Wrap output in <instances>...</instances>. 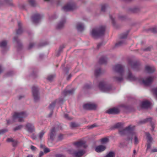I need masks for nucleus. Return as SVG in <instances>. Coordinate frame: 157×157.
I'll return each instance as SVG.
<instances>
[{
  "label": "nucleus",
  "instance_id": "obj_2",
  "mask_svg": "<svg viewBox=\"0 0 157 157\" xmlns=\"http://www.w3.org/2000/svg\"><path fill=\"white\" fill-rule=\"evenodd\" d=\"M134 126L132 127L131 125H130L124 128H122V129H119L118 133L121 136H123L125 135L127 133L130 134L131 135H134L136 134L135 132L133 131Z\"/></svg>",
  "mask_w": 157,
  "mask_h": 157
},
{
  "label": "nucleus",
  "instance_id": "obj_49",
  "mask_svg": "<svg viewBox=\"0 0 157 157\" xmlns=\"http://www.w3.org/2000/svg\"><path fill=\"white\" fill-rule=\"evenodd\" d=\"M91 87L92 86L91 84L88 83H86L84 86L83 88L84 89L87 90L91 89Z\"/></svg>",
  "mask_w": 157,
  "mask_h": 157
},
{
  "label": "nucleus",
  "instance_id": "obj_32",
  "mask_svg": "<svg viewBox=\"0 0 157 157\" xmlns=\"http://www.w3.org/2000/svg\"><path fill=\"white\" fill-rule=\"evenodd\" d=\"M127 78L130 80L133 81H135L136 80V78L134 76L132 75V73L130 71L128 72Z\"/></svg>",
  "mask_w": 157,
  "mask_h": 157
},
{
  "label": "nucleus",
  "instance_id": "obj_58",
  "mask_svg": "<svg viewBox=\"0 0 157 157\" xmlns=\"http://www.w3.org/2000/svg\"><path fill=\"white\" fill-rule=\"evenodd\" d=\"M35 44L33 43H30L29 44L27 48V49L29 50L32 49L34 46Z\"/></svg>",
  "mask_w": 157,
  "mask_h": 157
},
{
  "label": "nucleus",
  "instance_id": "obj_52",
  "mask_svg": "<svg viewBox=\"0 0 157 157\" xmlns=\"http://www.w3.org/2000/svg\"><path fill=\"white\" fill-rule=\"evenodd\" d=\"M131 136H130V135H128L127 138L125 139V140L128 142L130 141V142L132 143L133 139L132 136L133 135H131Z\"/></svg>",
  "mask_w": 157,
  "mask_h": 157
},
{
  "label": "nucleus",
  "instance_id": "obj_16",
  "mask_svg": "<svg viewBox=\"0 0 157 157\" xmlns=\"http://www.w3.org/2000/svg\"><path fill=\"white\" fill-rule=\"evenodd\" d=\"M13 40L16 42L17 46V52L20 51L22 48L23 45L20 40L18 39V37L15 36L13 38Z\"/></svg>",
  "mask_w": 157,
  "mask_h": 157
},
{
  "label": "nucleus",
  "instance_id": "obj_5",
  "mask_svg": "<svg viewBox=\"0 0 157 157\" xmlns=\"http://www.w3.org/2000/svg\"><path fill=\"white\" fill-rule=\"evenodd\" d=\"M97 107V105L94 103H84L82 105L83 109L86 111L95 110Z\"/></svg>",
  "mask_w": 157,
  "mask_h": 157
},
{
  "label": "nucleus",
  "instance_id": "obj_29",
  "mask_svg": "<svg viewBox=\"0 0 157 157\" xmlns=\"http://www.w3.org/2000/svg\"><path fill=\"white\" fill-rule=\"evenodd\" d=\"M145 70L146 72L149 74L153 73L155 71V70L149 66H146L145 67Z\"/></svg>",
  "mask_w": 157,
  "mask_h": 157
},
{
  "label": "nucleus",
  "instance_id": "obj_40",
  "mask_svg": "<svg viewBox=\"0 0 157 157\" xmlns=\"http://www.w3.org/2000/svg\"><path fill=\"white\" fill-rule=\"evenodd\" d=\"M101 73V69L100 68L97 69L95 71L94 74L96 77L99 76Z\"/></svg>",
  "mask_w": 157,
  "mask_h": 157
},
{
  "label": "nucleus",
  "instance_id": "obj_63",
  "mask_svg": "<svg viewBox=\"0 0 157 157\" xmlns=\"http://www.w3.org/2000/svg\"><path fill=\"white\" fill-rule=\"evenodd\" d=\"M63 139V135L60 134L59 135L58 137V140L59 141L62 140Z\"/></svg>",
  "mask_w": 157,
  "mask_h": 157
},
{
  "label": "nucleus",
  "instance_id": "obj_36",
  "mask_svg": "<svg viewBox=\"0 0 157 157\" xmlns=\"http://www.w3.org/2000/svg\"><path fill=\"white\" fill-rule=\"evenodd\" d=\"M65 48V46L64 45H61L59 47L58 51L57 52L56 56L57 57H59L61 54V53L63 52V49Z\"/></svg>",
  "mask_w": 157,
  "mask_h": 157
},
{
  "label": "nucleus",
  "instance_id": "obj_57",
  "mask_svg": "<svg viewBox=\"0 0 157 157\" xmlns=\"http://www.w3.org/2000/svg\"><path fill=\"white\" fill-rule=\"evenodd\" d=\"M8 132V130L6 128L2 129L0 130V135H2Z\"/></svg>",
  "mask_w": 157,
  "mask_h": 157
},
{
  "label": "nucleus",
  "instance_id": "obj_55",
  "mask_svg": "<svg viewBox=\"0 0 157 157\" xmlns=\"http://www.w3.org/2000/svg\"><path fill=\"white\" fill-rule=\"evenodd\" d=\"M79 126L78 124H76V123L72 122L70 124V126L71 128H75L78 127Z\"/></svg>",
  "mask_w": 157,
  "mask_h": 157
},
{
  "label": "nucleus",
  "instance_id": "obj_25",
  "mask_svg": "<svg viewBox=\"0 0 157 157\" xmlns=\"http://www.w3.org/2000/svg\"><path fill=\"white\" fill-rule=\"evenodd\" d=\"M18 29L16 30V34L17 35H20L23 32V30L22 28V24L20 21H18Z\"/></svg>",
  "mask_w": 157,
  "mask_h": 157
},
{
  "label": "nucleus",
  "instance_id": "obj_64",
  "mask_svg": "<svg viewBox=\"0 0 157 157\" xmlns=\"http://www.w3.org/2000/svg\"><path fill=\"white\" fill-rule=\"evenodd\" d=\"M152 90L154 94L155 95L156 97L157 98V87L153 89Z\"/></svg>",
  "mask_w": 157,
  "mask_h": 157
},
{
  "label": "nucleus",
  "instance_id": "obj_38",
  "mask_svg": "<svg viewBox=\"0 0 157 157\" xmlns=\"http://www.w3.org/2000/svg\"><path fill=\"white\" fill-rule=\"evenodd\" d=\"M37 69H36L35 70L33 71L32 73L30 74V76L34 79L36 78L37 76Z\"/></svg>",
  "mask_w": 157,
  "mask_h": 157
},
{
  "label": "nucleus",
  "instance_id": "obj_18",
  "mask_svg": "<svg viewBox=\"0 0 157 157\" xmlns=\"http://www.w3.org/2000/svg\"><path fill=\"white\" fill-rule=\"evenodd\" d=\"M106 148V146L101 145L96 146L95 148V151L98 153L101 152L105 151Z\"/></svg>",
  "mask_w": 157,
  "mask_h": 157
},
{
  "label": "nucleus",
  "instance_id": "obj_15",
  "mask_svg": "<svg viewBox=\"0 0 157 157\" xmlns=\"http://www.w3.org/2000/svg\"><path fill=\"white\" fill-rule=\"evenodd\" d=\"M73 144L74 145L76 146L77 148L80 147H83V148H86L87 147V146L85 144V142L82 141L75 142Z\"/></svg>",
  "mask_w": 157,
  "mask_h": 157
},
{
  "label": "nucleus",
  "instance_id": "obj_45",
  "mask_svg": "<svg viewBox=\"0 0 157 157\" xmlns=\"http://www.w3.org/2000/svg\"><path fill=\"white\" fill-rule=\"evenodd\" d=\"M45 133V132L44 130H42L38 134V138L39 139L41 140H42V138Z\"/></svg>",
  "mask_w": 157,
  "mask_h": 157
},
{
  "label": "nucleus",
  "instance_id": "obj_19",
  "mask_svg": "<svg viewBox=\"0 0 157 157\" xmlns=\"http://www.w3.org/2000/svg\"><path fill=\"white\" fill-rule=\"evenodd\" d=\"M128 11L132 13H136L140 12V9L138 7H135L128 8Z\"/></svg>",
  "mask_w": 157,
  "mask_h": 157
},
{
  "label": "nucleus",
  "instance_id": "obj_41",
  "mask_svg": "<svg viewBox=\"0 0 157 157\" xmlns=\"http://www.w3.org/2000/svg\"><path fill=\"white\" fill-rule=\"evenodd\" d=\"M115 154L113 151H110L105 157H115Z\"/></svg>",
  "mask_w": 157,
  "mask_h": 157
},
{
  "label": "nucleus",
  "instance_id": "obj_53",
  "mask_svg": "<svg viewBox=\"0 0 157 157\" xmlns=\"http://www.w3.org/2000/svg\"><path fill=\"white\" fill-rule=\"evenodd\" d=\"M26 5L24 4H20L18 5V7L21 10H25Z\"/></svg>",
  "mask_w": 157,
  "mask_h": 157
},
{
  "label": "nucleus",
  "instance_id": "obj_20",
  "mask_svg": "<svg viewBox=\"0 0 157 157\" xmlns=\"http://www.w3.org/2000/svg\"><path fill=\"white\" fill-rule=\"evenodd\" d=\"M6 141L8 142H12V146L14 147H16L17 146L18 143V141L17 140H14L12 138H7Z\"/></svg>",
  "mask_w": 157,
  "mask_h": 157
},
{
  "label": "nucleus",
  "instance_id": "obj_26",
  "mask_svg": "<svg viewBox=\"0 0 157 157\" xmlns=\"http://www.w3.org/2000/svg\"><path fill=\"white\" fill-rule=\"evenodd\" d=\"M124 128V124L121 122H118L116 124L113 126L111 127V130L115 128L122 129Z\"/></svg>",
  "mask_w": 157,
  "mask_h": 157
},
{
  "label": "nucleus",
  "instance_id": "obj_35",
  "mask_svg": "<svg viewBox=\"0 0 157 157\" xmlns=\"http://www.w3.org/2000/svg\"><path fill=\"white\" fill-rule=\"evenodd\" d=\"M57 101V99H56L49 105L48 108L50 110H54Z\"/></svg>",
  "mask_w": 157,
  "mask_h": 157
},
{
  "label": "nucleus",
  "instance_id": "obj_22",
  "mask_svg": "<svg viewBox=\"0 0 157 157\" xmlns=\"http://www.w3.org/2000/svg\"><path fill=\"white\" fill-rule=\"evenodd\" d=\"M122 107L124 108L127 112L135 111V109L134 107L131 105H123Z\"/></svg>",
  "mask_w": 157,
  "mask_h": 157
},
{
  "label": "nucleus",
  "instance_id": "obj_61",
  "mask_svg": "<svg viewBox=\"0 0 157 157\" xmlns=\"http://www.w3.org/2000/svg\"><path fill=\"white\" fill-rule=\"evenodd\" d=\"M124 43V41H120L118 43L116 44L115 46V47H118L120 46H121Z\"/></svg>",
  "mask_w": 157,
  "mask_h": 157
},
{
  "label": "nucleus",
  "instance_id": "obj_21",
  "mask_svg": "<svg viewBox=\"0 0 157 157\" xmlns=\"http://www.w3.org/2000/svg\"><path fill=\"white\" fill-rule=\"evenodd\" d=\"M12 1V0H0V7L3 5L4 3L9 6H13Z\"/></svg>",
  "mask_w": 157,
  "mask_h": 157
},
{
  "label": "nucleus",
  "instance_id": "obj_24",
  "mask_svg": "<svg viewBox=\"0 0 157 157\" xmlns=\"http://www.w3.org/2000/svg\"><path fill=\"white\" fill-rule=\"evenodd\" d=\"M63 10L65 12L72 10L74 9V6L73 5L67 4L64 6L62 8Z\"/></svg>",
  "mask_w": 157,
  "mask_h": 157
},
{
  "label": "nucleus",
  "instance_id": "obj_7",
  "mask_svg": "<svg viewBox=\"0 0 157 157\" xmlns=\"http://www.w3.org/2000/svg\"><path fill=\"white\" fill-rule=\"evenodd\" d=\"M56 134V128L55 127H53L50 130V132L48 134L49 137L48 138V141L52 142L54 141Z\"/></svg>",
  "mask_w": 157,
  "mask_h": 157
},
{
  "label": "nucleus",
  "instance_id": "obj_42",
  "mask_svg": "<svg viewBox=\"0 0 157 157\" xmlns=\"http://www.w3.org/2000/svg\"><path fill=\"white\" fill-rule=\"evenodd\" d=\"M113 78L115 81L119 82H121L123 79V78L122 77L115 76L113 77Z\"/></svg>",
  "mask_w": 157,
  "mask_h": 157
},
{
  "label": "nucleus",
  "instance_id": "obj_51",
  "mask_svg": "<svg viewBox=\"0 0 157 157\" xmlns=\"http://www.w3.org/2000/svg\"><path fill=\"white\" fill-rule=\"evenodd\" d=\"M23 127L22 125H19L17 126L16 127L13 129V130L14 132H16L17 131L20 130Z\"/></svg>",
  "mask_w": 157,
  "mask_h": 157
},
{
  "label": "nucleus",
  "instance_id": "obj_23",
  "mask_svg": "<svg viewBox=\"0 0 157 157\" xmlns=\"http://www.w3.org/2000/svg\"><path fill=\"white\" fill-rule=\"evenodd\" d=\"M66 22L65 18L62 19L57 25L56 28L58 29H60L63 28Z\"/></svg>",
  "mask_w": 157,
  "mask_h": 157
},
{
  "label": "nucleus",
  "instance_id": "obj_50",
  "mask_svg": "<svg viewBox=\"0 0 157 157\" xmlns=\"http://www.w3.org/2000/svg\"><path fill=\"white\" fill-rule=\"evenodd\" d=\"M152 118L151 117H149L147 118H146L144 119L145 123H147V122H149L150 124H151V123H153L154 122L152 121Z\"/></svg>",
  "mask_w": 157,
  "mask_h": 157
},
{
  "label": "nucleus",
  "instance_id": "obj_56",
  "mask_svg": "<svg viewBox=\"0 0 157 157\" xmlns=\"http://www.w3.org/2000/svg\"><path fill=\"white\" fill-rule=\"evenodd\" d=\"M70 70V68L67 66H66V67H64L63 69V70L64 72L67 75L69 73V71Z\"/></svg>",
  "mask_w": 157,
  "mask_h": 157
},
{
  "label": "nucleus",
  "instance_id": "obj_46",
  "mask_svg": "<svg viewBox=\"0 0 157 157\" xmlns=\"http://www.w3.org/2000/svg\"><path fill=\"white\" fill-rule=\"evenodd\" d=\"M48 44V43L47 41H45L43 42L40 43L38 45V47H40L44 46Z\"/></svg>",
  "mask_w": 157,
  "mask_h": 157
},
{
  "label": "nucleus",
  "instance_id": "obj_34",
  "mask_svg": "<svg viewBox=\"0 0 157 157\" xmlns=\"http://www.w3.org/2000/svg\"><path fill=\"white\" fill-rule=\"evenodd\" d=\"M100 141L102 144H104L108 143L109 140L108 137H105L101 139Z\"/></svg>",
  "mask_w": 157,
  "mask_h": 157
},
{
  "label": "nucleus",
  "instance_id": "obj_27",
  "mask_svg": "<svg viewBox=\"0 0 157 157\" xmlns=\"http://www.w3.org/2000/svg\"><path fill=\"white\" fill-rule=\"evenodd\" d=\"M7 45V42L6 40H4L0 42V47L3 48L2 51L3 54H4L5 52Z\"/></svg>",
  "mask_w": 157,
  "mask_h": 157
},
{
  "label": "nucleus",
  "instance_id": "obj_10",
  "mask_svg": "<svg viewBox=\"0 0 157 157\" xmlns=\"http://www.w3.org/2000/svg\"><path fill=\"white\" fill-rule=\"evenodd\" d=\"M25 129L29 133H32L35 130L34 125L30 123H27L25 125Z\"/></svg>",
  "mask_w": 157,
  "mask_h": 157
},
{
  "label": "nucleus",
  "instance_id": "obj_4",
  "mask_svg": "<svg viewBox=\"0 0 157 157\" xmlns=\"http://www.w3.org/2000/svg\"><path fill=\"white\" fill-rule=\"evenodd\" d=\"M27 116L26 112L25 111L15 112L13 116V119L14 120L18 118L19 122H22L24 121L23 118H26Z\"/></svg>",
  "mask_w": 157,
  "mask_h": 157
},
{
  "label": "nucleus",
  "instance_id": "obj_8",
  "mask_svg": "<svg viewBox=\"0 0 157 157\" xmlns=\"http://www.w3.org/2000/svg\"><path fill=\"white\" fill-rule=\"evenodd\" d=\"M128 63L131 66V67L134 70L139 71L140 69V63L137 62H134L130 60L128 61Z\"/></svg>",
  "mask_w": 157,
  "mask_h": 157
},
{
  "label": "nucleus",
  "instance_id": "obj_31",
  "mask_svg": "<svg viewBox=\"0 0 157 157\" xmlns=\"http://www.w3.org/2000/svg\"><path fill=\"white\" fill-rule=\"evenodd\" d=\"M145 134L146 136V139L147 140V142L151 143L153 139L150 133L149 132H146Z\"/></svg>",
  "mask_w": 157,
  "mask_h": 157
},
{
  "label": "nucleus",
  "instance_id": "obj_28",
  "mask_svg": "<svg viewBox=\"0 0 157 157\" xmlns=\"http://www.w3.org/2000/svg\"><path fill=\"white\" fill-rule=\"evenodd\" d=\"M74 90L73 89L71 90H68L66 89H65L63 91V94L65 96H66L67 95H72L74 93Z\"/></svg>",
  "mask_w": 157,
  "mask_h": 157
},
{
  "label": "nucleus",
  "instance_id": "obj_39",
  "mask_svg": "<svg viewBox=\"0 0 157 157\" xmlns=\"http://www.w3.org/2000/svg\"><path fill=\"white\" fill-rule=\"evenodd\" d=\"M130 31V30H128L125 33L121 34L120 36V39H124L126 38Z\"/></svg>",
  "mask_w": 157,
  "mask_h": 157
},
{
  "label": "nucleus",
  "instance_id": "obj_62",
  "mask_svg": "<svg viewBox=\"0 0 157 157\" xmlns=\"http://www.w3.org/2000/svg\"><path fill=\"white\" fill-rule=\"evenodd\" d=\"M57 17L58 16L56 14H54L51 17H49V18L50 20H54L57 18Z\"/></svg>",
  "mask_w": 157,
  "mask_h": 157
},
{
  "label": "nucleus",
  "instance_id": "obj_54",
  "mask_svg": "<svg viewBox=\"0 0 157 157\" xmlns=\"http://www.w3.org/2000/svg\"><path fill=\"white\" fill-rule=\"evenodd\" d=\"M108 6V5L106 4H104L101 6V10L104 12L105 11L106 9Z\"/></svg>",
  "mask_w": 157,
  "mask_h": 157
},
{
  "label": "nucleus",
  "instance_id": "obj_60",
  "mask_svg": "<svg viewBox=\"0 0 157 157\" xmlns=\"http://www.w3.org/2000/svg\"><path fill=\"white\" fill-rule=\"evenodd\" d=\"M54 77V75H50L48 77L47 79L49 81H51L53 80Z\"/></svg>",
  "mask_w": 157,
  "mask_h": 157
},
{
  "label": "nucleus",
  "instance_id": "obj_37",
  "mask_svg": "<svg viewBox=\"0 0 157 157\" xmlns=\"http://www.w3.org/2000/svg\"><path fill=\"white\" fill-rule=\"evenodd\" d=\"M14 74L13 71H10L7 72L4 75V77L7 78L13 76Z\"/></svg>",
  "mask_w": 157,
  "mask_h": 157
},
{
  "label": "nucleus",
  "instance_id": "obj_12",
  "mask_svg": "<svg viewBox=\"0 0 157 157\" xmlns=\"http://www.w3.org/2000/svg\"><path fill=\"white\" fill-rule=\"evenodd\" d=\"M113 69L115 72L119 73L120 75L121 76L123 75L124 70L121 65L120 64L116 65L113 67Z\"/></svg>",
  "mask_w": 157,
  "mask_h": 157
},
{
  "label": "nucleus",
  "instance_id": "obj_1",
  "mask_svg": "<svg viewBox=\"0 0 157 157\" xmlns=\"http://www.w3.org/2000/svg\"><path fill=\"white\" fill-rule=\"evenodd\" d=\"M106 27L105 26H100L98 27L92 29L90 35L94 38H98L102 37L105 35Z\"/></svg>",
  "mask_w": 157,
  "mask_h": 157
},
{
  "label": "nucleus",
  "instance_id": "obj_9",
  "mask_svg": "<svg viewBox=\"0 0 157 157\" xmlns=\"http://www.w3.org/2000/svg\"><path fill=\"white\" fill-rule=\"evenodd\" d=\"M120 110L119 108L117 107H113L109 109L105 113L109 114L117 115L119 114Z\"/></svg>",
  "mask_w": 157,
  "mask_h": 157
},
{
  "label": "nucleus",
  "instance_id": "obj_43",
  "mask_svg": "<svg viewBox=\"0 0 157 157\" xmlns=\"http://www.w3.org/2000/svg\"><path fill=\"white\" fill-rule=\"evenodd\" d=\"M109 17L112 21V23L113 26L114 27H116L117 25L116 22L115 21V18H113L110 14L109 15Z\"/></svg>",
  "mask_w": 157,
  "mask_h": 157
},
{
  "label": "nucleus",
  "instance_id": "obj_14",
  "mask_svg": "<svg viewBox=\"0 0 157 157\" xmlns=\"http://www.w3.org/2000/svg\"><path fill=\"white\" fill-rule=\"evenodd\" d=\"M151 103L148 100L143 101L141 103L140 106L142 109H146L150 107Z\"/></svg>",
  "mask_w": 157,
  "mask_h": 157
},
{
  "label": "nucleus",
  "instance_id": "obj_47",
  "mask_svg": "<svg viewBox=\"0 0 157 157\" xmlns=\"http://www.w3.org/2000/svg\"><path fill=\"white\" fill-rule=\"evenodd\" d=\"M118 18L121 20L124 21L127 19V16L126 15H120L118 16Z\"/></svg>",
  "mask_w": 157,
  "mask_h": 157
},
{
  "label": "nucleus",
  "instance_id": "obj_3",
  "mask_svg": "<svg viewBox=\"0 0 157 157\" xmlns=\"http://www.w3.org/2000/svg\"><path fill=\"white\" fill-rule=\"evenodd\" d=\"M98 87L103 92H108L113 89L112 85L105 84L104 82L102 81L99 83Z\"/></svg>",
  "mask_w": 157,
  "mask_h": 157
},
{
  "label": "nucleus",
  "instance_id": "obj_48",
  "mask_svg": "<svg viewBox=\"0 0 157 157\" xmlns=\"http://www.w3.org/2000/svg\"><path fill=\"white\" fill-rule=\"evenodd\" d=\"M148 31H151L152 33H157V28L156 27H154L151 28L147 30Z\"/></svg>",
  "mask_w": 157,
  "mask_h": 157
},
{
  "label": "nucleus",
  "instance_id": "obj_13",
  "mask_svg": "<svg viewBox=\"0 0 157 157\" xmlns=\"http://www.w3.org/2000/svg\"><path fill=\"white\" fill-rule=\"evenodd\" d=\"M153 78L150 76L147 77L145 79H143L142 82L145 86H149L153 81Z\"/></svg>",
  "mask_w": 157,
  "mask_h": 157
},
{
  "label": "nucleus",
  "instance_id": "obj_33",
  "mask_svg": "<svg viewBox=\"0 0 157 157\" xmlns=\"http://www.w3.org/2000/svg\"><path fill=\"white\" fill-rule=\"evenodd\" d=\"M76 28L78 31L80 32H82L84 30V27L83 25L79 23L77 24Z\"/></svg>",
  "mask_w": 157,
  "mask_h": 157
},
{
  "label": "nucleus",
  "instance_id": "obj_11",
  "mask_svg": "<svg viewBox=\"0 0 157 157\" xmlns=\"http://www.w3.org/2000/svg\"><path fill=\"white\" fill-rule=\"evenodd\" d=\"M32 19L33 23L36 24L39 23L42 18V16L40 14L36 13L32 16Z\"/></svg>",
  "mask_w": 157,
  "mask_h": 157
},
{
  "label": "nucleus",
  "instance_id": "obj_6",
  "mask_svg": "<svg viewBox=\"0 0 157 157\" xmlns=\"http://www.w3.org/2000/svg\"><path fill=\"white\" fill-rule=\"evenodd\" d=\"M32 92L34 101L35 102H37L40 99L39 93L37 86H33Z\"/></svg>",
  "mask_w": 157,
  "mask_h": 157
},
{
  "label": "nucleus",
  "instance_id": "obj_17",
  "mask_svg": "<svg viewBox=\"0 0 157 157\" xmlns=\"http://www.w3.org/2000/svg\"><path fill=\"white\" fill-rule=\"evenodd\" d=\"M86 153L83 150H80L78 151H75L73 153V156L75 157H81Z\"/></svg>",
  "mask_w": 157,
  "mask_h": 157
},
{
  "label": "nucleus",
  "instance_id": "obj_59",
  "mask_svg": "<svg viewBox=\"0 0 157 157\" xmlns=\"http://www.w3.org/2000/svg\"><path fill=\"white\" fill-rule=\"evenodd\" d=\"M97 126L98 125L95 123H94L88 126L87 128L88 129H90L94 128L97 127Z\"/></svg>",
  "mask_w": 157,
  "mask_h": 157
},
{
  "label": "nucleus",
  "instance_id": "obj_30",
  "mask_svg": "<svg viewBox=\"0 0 157 157\" xmlns=\"http://www.w3.org/2000/svg\"><path fill=\"white\" fill-rule=\"evenodd\" d=\"M98 63L100 64H106L107 63L106 58L105 57H101L99 59Z\"/></svg>",
  "mask_w": 157,
  "mask_h": 157
},
{
  "label": "nucleus",
  "instance_id": "obj_44",
  "mask_svg": "<svg viewBox=\"0 0 157 157\" xmlns=\"http://www.w3.org/2000/svg\"><path fill=\"white\" fill-rule=\"evenodd\" d=\"M27 1L31 6L34 7L36 6L35 0H27Z\"/></svg>",
  "mask_w": 157,
  "mask_h": 157
}]
</instances>
